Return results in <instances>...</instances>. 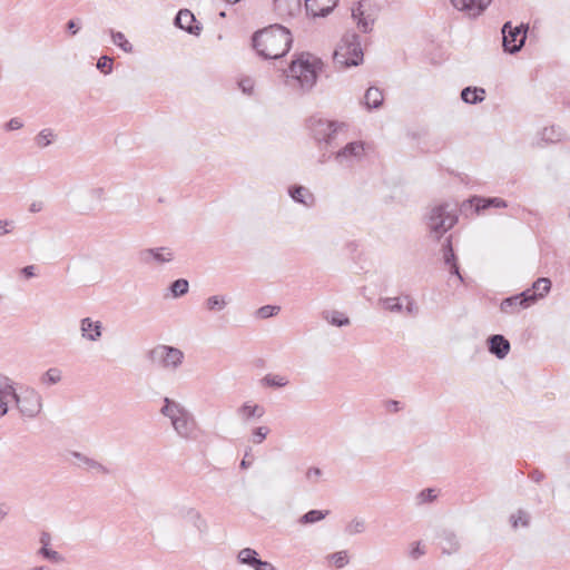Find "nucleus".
Instances as JSON below:
<instances>
[{
  "mask_svg": "<svg viewBox=\"0 0 570 570\" xmlns=\"http://www.w3.org/2000/svg\"><path fill=\"white\" fill-rule=\"evenodd\" d=\"M253 48L264 59H278L287 53L293 42L288 29L273 24L256 31L252 38Z\"/></svg>",
  "mask_w": 570,
  "mask_h": 570,
  "instance_id": "f257e3e1",
  "label": "nucleus"
},
{
  "mask_svg": "<svg viewBox=\"0 0 570 570\" xmlns=\"http://www.w3.org/2000/svg\"><path fill=\"white\" fill-rule=\"evenodd\" d=\"M322 66V61L312 55H299L288 67L286 75L288 85L309 91L316 83Z\"/></svg>",
  "mask_w": 570,
  "mask_h": 570,
  "instance_id": "f03ea898",
  "label": "nucleus"
},
{
  "mask_svg": "<svg viewBox=\"0 0 570 570\" xmlns=\"http://www.w3.org/2000/svg\"><path fill=\"white\" fill-rule=\"evenodd\" d=\"M160 413L168 417L176 434L184 440H195L197 423L194 415L179 402L169 397L164 399Z\"/></svg>",
  "mask_w": 570,
  "mask_h": 570,
  "instance_id": "7ed1b4c3",
  "label": "nucleus"
},
{
  "mask_svg": "<svg viewBox=\"0 0 570 570\" xmlns=\"http://www.w3.org/2000/svg\"><path fill=\"white\" fill-rule=\"evenodd\" d=\"M363 56L360 36L346 32L333 53V60L340 68H348L362 63Z\"/></svg>",
  "mask_w": 570,
  "mask_h": 570,
  "instance_id": "20e7f679",
  "label": "nucleus"
},
{
  "mask_svg": "<svg viewBox=\"0 0 570 570\" xmlns=\"http://www.w3.org/2000/svg\"><path fill=\"white\" fill-rule=\"evenodd\" d=\"M430 234L440 239L458 222L456 205L450 203L439 204L430 209L426 217Z\"/></svg>",
  "mask_w": 570,
  "mask_h": 570,
  "instance_id": "39448f33",
  "label": "nucleus"
},
{
  "mask_svg": "<svg viewBox=\"0 0 570 570\" xmlns=\"http://www.w3.org/2000/svg\"><path fill=\"white\" fill-rule=\"evenodd\" d=\"M148 360L159 368L176 372L184 363V352L175 346L158 344L147 353Z\"/></svg>",
  "mask_w": 570,
  "mask_h": 570,
  "instance_id": "423d86ee",
  "label": "nucleus"
},
{
  "mask_svg": "<svg viewBox=\"0 0 570 570\" xmlns=\"http://www.w3.org/2000/svg\"><path fill=\"white\" fill-rule=\"evenodd\" d=\"M10 395L14 400L19 412L24 417L35 419L42 411V396L33 387H26L20 394L11 389Z\"/></svg>",
  "mask_w": 570,
  "mask_h": 570,
  "instance_id": "0eeeda50",
  "label": "nucleus"
},
{
  "mask_svg": "<svg viewBox=\"0 0 570 570\" xmlns=\"http://www.w3.org/2000/svg\"><path fill=\"white\" fill-rule=\"evenodd\" d=\"M527 31L528 24L512 27V23L507 21L501 29L503 50L509 53L519 52L525 43Z\"/></svg>",
  "mask_w": 570,
  "mask_h": 570,
  "instance_id": "6e6552de",
  "label": "nucleus"
},
{
  "mask_svg": "<svg viewBox=\"0 0 570 570\" xmlns=\"http://www.w3.org/2000/svg\"><path fill=\"white\" fill-rule=\"evenodd\" d=\"M345 125L337 121L326 120L322 118L311 117L308 119V128L313 138L317 142H325L326 145L332 144L336 134Z\"/></svg>",
  "mask_w": 570,
  "mask_h": 570,
  "instance_id": "1a4fd4ad",
  "label": "nucleus"
},
{
  "mask_svg": "<svg viewBox=\"0 0 570 570\" xmlns=\"http://www.w3.org/2000/svg\"><path fill=\"white\" fill-rule=\"evenodd\" d=\"M174 514L179 520L191 524L199 534H206L208 532V523L196 508L186 504H176L174 507Z\"/></svg>",
  "mask_w": 570,
  "mask_h": 570,
  "instance_id": "9d476101",
  "label": "nucleus"
},
{
  "mask_svg": "<svg viewBox=\"0 0 570 570\" xmlns=\"http://www.w3.org/2000/svg\"><path fill=\"white\" fill-rule=\"evenodd\" d=\"M535 303V295L530 289H525L518 295L504 298L500 304V309L504 314H515L523 308H528Z\"/></svg>",
  "mask_w": 570,
  "mask_h": 570,
  "instance_id": "9b49d317",
  "label": "nucleus"
},
{
  "mask_svg": "<svg viewBox=\"0 0 570 570\" xmlns=\"http://www.w3.org/2000/svg\"><path fill=\"white\" fill-rule=\"evenodd\" d=\"M139 262L144 265H158L170 263L174 259V253L168 247L145 248L138 254Z\"/></svg>",
  "mask_w": 570,
  "mask_h": 570,
  "instance_id": "f8f14e48",
  "label": "nucleus"
},
{
  "mask_svg": "<svg viewBox=\"0 0 570 570\" xmlns=\"http://www.w3.org/2000/svg\"><path fill=\"white\" fill-rule=\"evenodd\" d=\"M364 156V144L362 141L348 142L335 154V159L341 165H350Z\"/></svg>",
  "mask_w": 570,
  "mask_h": 570,
  "instance_id": "ddd939ff",
  "label": "nucleus"
},
{
  "mask_svg": "<svg viewBox=\"0 0 570 570\" xmlns=\"http://www.w3.org/2000/svg\"><path fill=\"white\" fill-rule=\"evenodd\" d=\"M39 542L41 544L40 549L37 551V556L41 557L45 560H48L52 563H63L65 557L58 551L50 548L51 543V534L49 532H41Z\"/></svg>",
  "mask_w": 570,
  "mask_h": 570,
  "instance_id": "4468645a",
  "label": "nucleus"
},
{
  "mask_svg": "<svg viewBox=\"0 0 570 570\" xmlns=\"http://www.w3.org/2000/svg\"><path fill=\"white\" fill-rule=\"evenodd\" d=\"M175 26L187 31L190 35H199L202 27L196 21L195 16L188 9H181L175 17Z\"/></svg>",
  "mask_w": 570,
  "mask_h": 570,
  "instance_id": "2eb2a0df",
  "label": "nucleus"
},
{
  "mask_svg": "<svg viewBox=\"0 0 570 570\" xmlns=\"http://www.w3.org/2000/svg\"><path fill=\"white\" fill-rule=\"evenodd\" d=\"M452 6L466 12L470 17L480 16L491 3L492 0H450Z\"/></svg>",
  "mask_w": 570,
  "mask_h": 570,
  "instance_id": "dca6fc26",
  "label": "nucleus"
},
{
  "mask_svg": "<svg viewBox=\"0 0 570 570\" xmlns=\"http://www.w3.org/2000/svg\"><path fill=\"white\" fill-rule=\"evenodd\" d=\"M80 332L82 338L97 342L102 336V323L94 321L90 317H85L80 321Z\"/></svg>",
  "mask_w": 570,
  "mask_h": 570,
  "instance_id": "f3484780",
  "label": "nucleus"
},
{
  "mask_svg": "<svg viewBox=\"0 0 570 570\" xmlns=\"http://www.w3.org/2000/svg\"><path fill=\"white\" fill-rule=\"evenodd\" d=\"M489 351L498 358H504L510 351V342L500 334L491 335L488 338Z\"/></svg>",
  "mask_w": 570,
  "mask_h": 570,
  "instance_id": "a211bd4d",
  "label": "nucleus"
},
{
  "mask_svg": "<svg viewBox=\"0 0 570 570\" xmlns=\"http://www.w3.org/2000/svg\"><path fill=\"white\" fill-rule=\"evenodd\" d=\"M276 13L284 17H293L301 11V0H274Z\"/></svg>",
  "mask_w": 570,
  "mask_h": 570,
  "instance_id": "6ab92c4d",
  "label": "nucleus"
},
{
  "mask_svg": "<svg viewBox=\"0 0 570 570\" xmlns=\"http://www.w3.org/2000/svg\"><path fill=\"white\" fill-rule=\"evenodd\" d=\"M70 454H71V456H73L75 459H77L79 461L78 466L85 465L88 470H94L101 474L110 473V470L107 466H105L102 463L96 461L95 459L87 456L86 454H83L81 452L72 451Z\"/></svg>",
  "mask_w": 570,
  "mask_h": 570,
  "instance_id": "aec40b11",
  "label": "nucleus"
},
{
  "mask_svg": "<svg viewBox=\"0 0 570 570\" xmlns=\"http://www.w3.org/2000/svg\"><path fill=\"white\" fill-rule=\"evenodd\" d=\"M470 203L475 207L476 213H480L490 207L504 208L508 206L507 202L499 197L484 198L474 196L471 198Z\"/></svg>",
  "mask_w": 570,
  "mask_h": 570,
  "instance_id": "412c9836",
  "label": "nucleus"
},
{
  "mask_svg": "<svg viewBox=\"0 0 570 570\" xmlns=\"http://www.w3.org/2000/svg\"><path fill=\"white\" fill-rule=\"evenodd\" d=\"M236 413L244 422H248L252 417L261 419L265 414V409L262 405L245 402L237 409Z\"/></svg>",
  "mask_w": 570,
  "mask_h": 570,
  "instance_id": "4be33fe9",
  "label": "nucleus"
},
{
  "mask_svg": "<svg viewBox=\"0 0 570 570\" xmlns=\"http://www.w3.org/2000/svg\"><path fill=\"white\" fill-rule=\"evenodd\" d=\"M289 196L294 202L312 207L315 203L313 194L303 186H293L289 188Z\"/></svg>",
  "mask_w": 570,
  "mask_h": 570,
  "instance_id": "5701e85b",
  "label": "nucleus"
},
{
  "mask_svg": "<svg viewBox=\"0 0 570 570\" xmlns=\"http://www.w3.org/2000/svg\"><path fill=\"white\" fill-rule=\"evenodd\" d=\"M352 17L357 21V27L363 32H370L372 30L374 19H371L370 16H365L362 2H358L357 6L352 9Z\"/></svg>",
  "mask_w": 570,
  "mask_h": 570,
  "instance_id": "b1692460",
  "label": "nucleus"
},
{
  "mask_svg": "<svg viewBox=\"0 0 570 570\" xmlns=\"http://www.w3.org/2000/svg\"><path fill=\"white\" fill-rule=\"evenodd\" d=\"M485 98V90L478 87H466L461 91V99L466 104H478Z\"/></svg>",
  "mask_w": 570,
  "mask_h": 570,
  "instance_id": "393cba45",
  "label": "nucleus"
},
{
  "mask_svg": "<svg viewBox=\"0 0 570 570\" xmlns=\"http://www.w3.org/2000/svg\"><path fill=\"white\" fill-rule=\"evenodd\" d=\"M330 514V510H309L299 517L297 522L301 525L314 524L324 520Z\"/></svg>",
  "mask_w": 570,
  "mask_h": 570,
  "instance_id": "a878e982",
  "label": "nucleus"
},
{
  "mask_svg": "<svg viewBox=\"0 0 570 570\" xmlns=\"http://www.w3.org/2000/svg\"><path fill=\"white\" fill-rule=\"evenodd\" d=\"M365 105L368 109H376L383 102V94L379 88L370 87L364 96Z\"/></svg>",
  "mask_w": 570,
  "mask_h": 570,
  "instance_id": "bb28decb",
  "label": "nucleus"
},
{
  "mask_svg": "<svg viewBox=\"0 0 570 570\" xmlns=\"http://www.w3.org/2000/svg\"><path fill=\"white\" fill-rule=\"evenodd\" d=\"M460 549V542L455 533L444 531L442 534V550L444 553L451 554Z\"/></svg>",
  "mask_w": 570,
  "mask_h": 570,
  "instance_id": "cd10ccee",
  "label": "nucleus"
},
{
  "mask_svg": "<svg viewBox=\"0 0 570 570\" xmlns=\"http://www.w3.org/2000/svg\"><path fill=\"white\" fill-rule=\"evenodd\" d=\"M258 553L256 550L252 548H244L237 553V561L242 564L249 566L252 568L255 567L256 562H258Z\"/></svg>",
  "mask_w": 570,
  "mask_h": 570,
  "instance_id": "c85d7f7f",
  "label": "nucleus"
},
{
  "mask_svg": "<svg viewBox=\"0 0 570 570\" xmlns=\"http://www.w3.org/2000/svg\"><path fill=\"white\" fill-rule=\"evenodd\" d=\"M228 303L229 299L226 298V296L213 295L205 301V307L209 312H220L227 306Z\"/></svg>",
  "mask_w": 570,
  "mask_h": 570,
  "instance_id": "c756f323",
  "label": "nucleus"
},
{
  "mask_svg": "<svg viewBox=\"0 0 570 570\" xmlns=\"http://www.w3.org/2000/svg\"><path fill=\"white\" fill-rule=\"evenodd\" d=\"M550 288H551L550 279L542 277V278H538L533 283L532 288H530V291H531L532 295H535V302H537L539 298H542L546 294H548Z\"/></svg>",
  "mask_w": 570,
  "mask_h": 570,
  "instance_id": "7c9ffc66",
  "label": "nucleus"
},
{
  "mask_svg": "<svg viewBox=\"0 0 570 570\" xmlns=\"http://www.w3.org/2000/svg\"><path fill=\"white\" fill-rule=\"evenodd\" d=\"M86 196L91 204L88 209L92 210L95 208L94 205L100 204L106 199V190L101 186H95L87 190Z\"/></svg>",
  "mask_w": 570,
  "mask_h": 570,
  "instance_id": "2f4dec72",
  "label": "nucleus"
},
{
  "mask_svg": "<svg viewBox=\"0 0 570 570\" xmlns=\"http://www.w3.org/2000/svg\"><path fill=\"white\" fill-rule=\"evenodd\" d=\"M323 317L332 325L334 326H347L351 322L347 316H345L342 312L333 311V312H326L323 314Z\"/></svg>",
  "mask_w": 570,
  "mask_h": 570,
  "instance_id": "473e14b6",
  "label": "nucleus"
},
{
  "mask_svg": "<svg viewBox=\"0 0 570 570\" xmlns=\"http://www.w3.org/2000/svg\"><path fill=\"white\" fill-rule=\"evenodd\" d=\"M61 371L57 367H50L48 371H46L41 377L40 382L42 385L51 386L61 381Z\"/></svg>",
  "mask_w": 570,
  "mask_h": 570,
  "instance_id": "72a5a7b5",
  "label": "nucleus"
},
{
  "mask_svg": "<svg viewBox=\"0 0 570 570\" xmlns=\"http://www.w3.org/2000/svg\"><path fill=\"white\" fill-rule=\"evenodd\" d=\"M262 384L268 387H284L288 384V380L284 375L278 374H266L262 379Z\"/></svg>",
  "mask_w": 570,
  "mask_h": 570,
  "instance_id": "f704fd0d",
  "label": "nucleus"
},
{
  "mask_svg": "<svg viewBox=\"0 0 570 570\" xmlns=\"http://www.w3.org/2000/svg\"><path fill=\"white\" fill-rule=\"evenodd\" d=\"M169 289L174 297H181L188 293L189 283L185 278H178L170 284Z\"/></svg>",
  "mask_w": 570,
  "mask_h": 570,
  "instance_id": "c9c22d12",
  "label": "nucleus"
},
{
  "mask_svg": "<svg viewBox=\"0 0 570 570\" xmlns=\"http://www.w3.org/2000/svg\"><path fill=\"white\" fill-rule=\"evenodd\" d=\"M379 303L384 309L392 313H401L403 311V305L399 297H382L379 299Z\"/></svg>",
  "mask_w": 570,
  "mask_h": 570,
  "instance_id": "e433bc0d",
  "label": "nucleus"
},
{
  "mask_svg": "<svg viewBox=\"0 0 570 570\" xmlns=\"http://www.w3.org/2000/svg\"><path fill=\"white\" fill-rule=\"evenodd\" d=\"M327 561L335 566L337 569L344 568L348 563V554L346 550L331 553L326 557Z\"/></svg>",
  "mask_w": 570,
  "mask_h": 570,
  "instance_id": "4c0bfd02",
  "label": "nucleus"
},
{
  "mask_svg": "<svg viewBox=\"0 0 570 570\" xmlns=\"http://www.w3.org/2000/svg\"><path fill=\"white\" fill-rule=\"evenodd\" d=\"M366 529V523L361 518H354L352 519L345 527V532L348 535H355L363 533Z\"/></svg>",
  "mask_w": 570,
  "mask_h": 570,
  "instance_id": "58836bf2",
  "label": "nucleus"
},
{
  "mask_svg": "<svg viewBox=\"0 0 570 570\" xmlns=\"http://www.w3.org/2000/svg\"><path fill=\"white\" fill-rule=\"evenodd\" d=\"M114 45L122 49L125 52L132 51V45L126 39L125 35L120 31L110 30Z\"/></svg>",
  "mask_w": 570,
  "mask_h": 570,
  "instance_id": "ea45409f",
  "label": "nucleus"
},
{
  "mask_svg": "<svg viewBox=\"0 0 570 570\" xmlns=\"http://www.w3.org/2000/svg\"><path fill=\"white\" fill-rule=\"evenodd\" d=\"M541 136H542V140H544L547 142H557L562 139L563 134L560 130V128H556L554 126H551V127H546L542 130Z\"/></svg>",
  "mask_w": 570,
  "mask_h": 570,
  "instance_id": "a19ab883",
  "label": "nucleus"
},
{
  "mask_svg": "<svg viewBox=\"0 0 570 570\" xmlns=\"http://www.w3.org/2000/svg\"><path fill=\"white\" fill-rule=\"evenodd\" d=\"M318 1L320 0H305L306 10L311 11L314 16H317L318 13H317L316 9L314 8V6H316ZM328 2L331 4L326 6L325 8L320 9V12L322 16L330 13L332 11L333 7L336 6L337 0H328Z\"/></svg>",
  "mask_w": 570,
  "mask_h": 570,
  "instance_id": "79ce46f5",
  "label": "nucleus"
},
{
  "mask_svg": "<svg viewBox=\"0 0 570 570\" xmlns=\"http://www.w3.org/2000/svg\"><path fill=\"white\" fill-rule=\"evenodd\" d=\"M55 138V134L51 129H42L35 138L36 144L40 148L49 146Z\"/></svg>",
  "mask_w": 570,
  "mask_h": 570,
  "instance_id": "37998d69",
  "label": "nucleus"
},
{
  "mask_svg": "<svg viewBox=\"0 0 570 570\" xmlns=\"http://www.w3.org/2000/svg\"><path fill=\"white\" fill-rule=\"evenodd\" d=\"M510 521L514 529L518 528L519 523H521L522 527H528L530 523V515L528 512L520 509L515 514L511 515Z\"/></svg>",
  "mask_w": 570,
  "mask_h": 570,
  "instance_id": "c03bdc74",
  "label": "nucleus"
},
{
  "mask_svg": "<svg viewBox=\"0 0 570 570\" xmlns=\"http://www.w3.org/2000/svg\"><path fill=\"white\" fill-rule=\"evenodd\" d=\"M443 258L446 265L456 263V256L452 247L451 237H448L443 244Z\"/></svg>",
  "mask_w": 570,
  "mask_h": 570,
  "instance_id": "a18cd8bd",
  "label": "nucleus"
},
{
  "mask_svg": "<svg viewBox=\"0 0 570 570\" xmlns=\"http://www.w3.org/2000/svg\"><path fill=\"white\" fill-rule=\"evenodd\" d=\"M436 493L434 489H424L416 495L417 504H425L429 502H433L436 499Z\"/></svg>",
  "mask_w": 570,
  "mask_h": 570,
  "instance_id": "49530a36",
  "label": "nucleus"
},
{
  "mask_svg": "<svg viewBox=\"0 0 570 570\" xmlns=\"http://www.w3.org/2000/svg\"><path fill=\"white\" fill-rule=\"evenodd\" d=\"M269 432L271 430L267 426L255 428L252 432V442L255 444H261L269 434Z\"/></svg>",
  "mask_w": 570,
  "mask_h": 570,
  "instance_id": "de8ad7c7",
  "label": "nucleus"
},
{
  "mask_svg": "<svg viewBox=\"0 0 570 570\" xmlns=\"http://www.w3.org/2000/svg\"><path fill=\"white\" fill-rule=\"evenodd\" d=\"M323 471L317 466H311L305 472V479L311 484H316L321 480Z\"/></svg>",
  "mask_w": 570,
  "mask_h": 570,
  "instance_id": "09e8293b",
  "label": "nucleus"
},
{
  "mask_svg": "<svg viewBox=\"0 0 570 570\" xmlns=\"http://www.w3.org/2000/svg\"><path fill=\"white\" fill-rule=\"evenodd\" d=\"M112 59L108 56H102L97 61V68L105 75L112 71Z\"/></svg>",
  "mask_w": 570,
  "mask_h": 570,
  "instance_id": "8fccbe9b",
  "label": "nucleus"
},
{
  "mask_svg": "<svg viewBox=\"0 0 570 570\" xmlns=\"http://www.w3.org/2000/svg\"><path fill=\"white\" fill-rule=\"evenodd\" d=\"M279 309H281L279 306L265 305L257 309V315L261 318H268V317L276 315L279 312Z\"/></svg>",
  "mask_w": 570,
  "mask_h": 570,
  "instance_id": "3c124183",
  "label": "nucleus"
},
{
  "mask_svg": "<svg viewBox=\"0 0 570 570\" xmlns=\"http://www.w3.org/2000/svg\"><path fill=\"white\" fill-rule=\"evenodd\" d=\"M426 553L425 548L421 546L420 541L413 542L409 551V557L413 560H417Z\"/></svg>",
  "mask_w": 570,
  "mask_h": 570,
  "instance_id": "603ef678",
  "label": "nucleus"
},
{
  "mask_svg": "<svg viewBox=\"0 0 570 570\" xmlns=\"http://www.w3.org/2000/svg\"><path fill=\"white\" fill-rule=\"evenodd\" d=\"M404 299L406 301V305H405L406 314H409L411 316H415L419 312V307L415 304L414 299L412 297H410L409 295L404 296Z\"/></svg>",
  "mask_w": 570,
  "mask_h": 570,
  "instance_id": "864d4df0",
  "label": "nucleus"
},
{
  "mask_svg": "<svg viewBox=\"0 0 570 570\" xmlns=\"http://www.w3.org/2000/svg\"><path fill=\"white\" fill-rule=\"evenodd\" d=\"M14 226L13 220L2 219L0 220V237L11 233Z\"/></svg>",
  "mask_w": 570,
  "mask_h": 570,
  "instance_id": "5fc2aeb1",
  "label": "nucleus"
},
{
  "mask_svg": "<svg viewBox=\"0 0 570 570\" xmlns=\"http://www.w3.org/2000/svg\"><path fill=\"white\" fill-rule=\"evenodd\" d=\"M22 126H23V122L19 118H11L6 124V129L9 131H12V130H18V129L22 128Z\"/></svg>",
  "mask_w": 570,
  "mask_h": 570,
  "instance_id": "6e6d98bb",
  "label": "nucleus"
},
{
  "mask_svg": "<svg viewBox=\"0 0 570 570\" xmlns=\"http://www.w3.org/2000/svg\"><path fill=\"white\" fill-rule=\"evenodd\" d=\"M255 570H276V568L268 561H263V560H258V562H256L255 567H254Z\"/></svg>",
  "mask_w": 570,
  "mask_h": 570,
  "instance_id": "4d7b16f0",
  "label": "nucleus"
},
{
  "mask_svg": "<svg viewBox=\"0 0 570 570\" xmlns=\"http://www.w3.org/2000/svg\"><path fill=\"white\" fill-rule=\"evenodd\" d=\"M20 273L26 277V278H32L36 276V266L33 265H28V266H24L23 268L20 269Z\"/></svg>",
  "mask_w": 570,
  "mask_h": 570,
  "instance_id": "13d9d810",
  "label": "nucleus"
},
{
  "mask_svg": "<svg viewBox=\"0 0 570 570\" xmlns=\"http://www.w3.org/2000/svg\"><path fill=\"white\" fill-rule=\"evenodd\" d=\"M10 507L6 502H0V522H2L9 514Z\"/></svg>",
  "mask_w": 570,
  "mask_h": 570,
  "instance_id": "bf43d9fd",
  "label": "nucleus"
},
{
  "mask_svg": "<svg viewBox=\"0 0 570 570\" xmlns=\"http://www.w3.org/2000/svg\"><path fill=\"white\" fill-rule=\"evenodd\" d=\"M239 87L244 92L250 94L253 90V83L250 79H245L239 82Z\"/></svg>",
  "mask_w": 570,
  "mask_h": 570,
  "instance_id": "052dcab7",
  "label": "nucleus"
},
{
  "mask_svg": "<svg viewBox=\"0 0 570 570\" xmlns=\"http://www.w3.org/2000/svg\"><path fill=\"white\" fill-rule=\"evenodd\" d=\"M43 209V203L40 202V200H37V202H32L29 206V212L30 213H39Z\"/></svg>",
  "mask_w": 570,
  "mask_h": 570,
  "instance_id": "680f3d73",
  "label": "nucleus"
},
{
  "mask_svg": "<svg viewBox=\"0 0 570 570\" xmlns=\"http://www.w3.org/2000/svg\"><path fill=\"white\" fill-rule=\"evenodd\" d=\"M450 267V273L452 275H455L458 276V278L460 279V282H463V277L460 273V268H459V265H458V262L456 263H453V264H450L448 265Z\"/></svg>",
  "mask_w": 570,
  "mask_h": 570,
  "instance_id": "e2e57ef3",
  "label": "nucleus"
},
{
  "mask_svg": "<svg viewBox=\"0 0 570 570\" xmlns=\"http://www.w3.org/2000/svg\"><path fill=\"white\" fill-rule=\"evenodd\" d=\"M67 29L71 32V35H76L79 31V26L76 20H69L67 22Z\"/></svg>",
  "mask_w": 570,
  "mask_h": 570,
  "instance_id": "0e129e2a",
  "label": "nucleus"
},
{
  "mask_svg": "<svg viewBox=\"0 0 570 570\" xmlns=\"http://www.w3.org/2000/svg\"><path fill=\"white\" fill-rule=\"evenodd\" d=\"M8 402L4 397L0 396V417L4 416L8 413Z\"/></svg>",
  "mask_w": 570,
  "mask_h": 570,
  "instance_id": "69168bd1",
  "label": "nucleus"
},
{
  "mask_svg": "<svg viewBox=\"0 0 570 570\" xmlns=\"http://www.w3.org/2000/svg\"><path fill=\"white\" fill-rule=\"evenodd\" d=\"M7 389H12V386L9 385V380L4 376H0V394L4 393Z\"/></svg>",
  "mask_w": 570,
  "mask_h": 570,
  "instance_id": "338daca9",
  "label": "nucleus"
},
{
  "mask_svg": "<svg viewBox=\"0 0 570 570\" xmlns=\"http://www.w3.org/2000/svg\"><path fill=\"white\" fill-rule=\"evenodd\" d=\"M530 478L535 483H539V482H541L543 480L544 474L542 472L535 470V471L531 472Z\"/></svg>",
  "mask_w": 570,
  "mask_h": 570,
  "instance_id": "774afa93",
  "label": "nucleus"
}]
</instances>
